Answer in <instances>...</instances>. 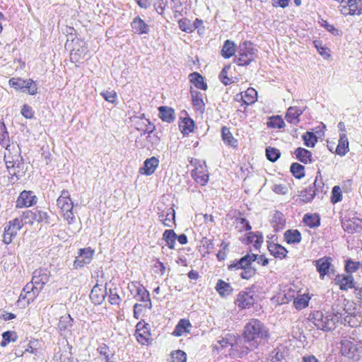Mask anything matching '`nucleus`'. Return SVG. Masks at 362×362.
Returning <instances> with one entry per match:
<instances>
[{
  "mask_svg": "<svg viewBox=\"0 0 362 362\" xmlns=\"http://www.w3.org/2000/svg\"><path fill=\"white\" fill-rule=\"evenodd\" d=\"M109 302L111 305H119L122 301L121 298L117 292V289L110 288L109 290Z\"/></svg>",
  "mask_w": 362,
  "mask_h": 362,
  "instance_id": "obj_56",
  "label": "nucleus"
},
{
  "mask_svg": "<svg viewBox=\"0 0 362 362\" xmlns=\"http://www.w3.org/2000/svg\"><path fill=\"white\" fill-rule=\"evenodd\" d=\"M342 227L349 233L360 232L362 229V221L358 218L342 221Z\"/></svg>",
  "mask_w": 362,
  "mask_h": 362,
  "instance_id": "obj_15",
  "label": "nucleus"
},
{
  "mask_svg": "<svg viewBox=\"0 0 362 362\" xmlns=\"http://www.w3.org/2000/svg\"><path fill=\"white\" fill-rule=\"evenodd\" d=\"M315 196L316 192L313 190V187H311V186L300 191L299 194L300 199L304 203L310 202Z\"/></svg>",
  "mask_w": 362,
  "mask_h": 362,
  "instance_id": "obj_41",
  "label": "nucleus"
},
{
  "mask_svg": "<svg viewBox=\"0 0 362 362\" xmlns=\"http://www.w3.org/2000/svg\"><path fill=\"white\" fill-rule=\"evenodd\" d=\"M349 150V141L346 133H340L339 143L336 148V153L344 156Z\"/></svg>",
  "mask_w": 362,
  "mask_h": 362,
  "instance_id": "obj_28",
  "label": "nucleus"
},
{
  "mask_svg": "<svg viewBox=\"0 0 362 362\" xmlns=\"http://www.w3.org/2000/svg\"><path fill=\"white\" fill-rule=\"evenodd\" d=\"M36 202L37 197L33 194V192L31 191L24 190L20 194L16 201V207H29L35 204Z\"/></svg>",
  "mask_w": 362,
  "mask_h": 362,
  "instance_id": "obj_12",
  "label": "nucleus"
},
{
  "mask_svg": "<svg viewBox=\"0 0 362 362\" xmlns=\"http://www.w3.org/2000/svg\"><path fill=\"white\" fill-rule=\"evenodd\" d=\"M257 260L258 264L262 266H266L269 263L267 258L263 255L258 257L257 255L247 254L240 258L239 260H235L232 264L228 265V269L230 271L241 270L239 275L242 279H249L256 274V269L252 267V263Z\"/></svg>",
  "mask_w": 362,
  "mask_h": 362,
  "instance_id": "obj_2",
  "label": "nucleus"
},
{
  "mask_svg": "<svg viewBox=\"0 0 362 362\" xmlns=\"http://www.w3.org/2000/svg\"><path fill=\"white\" fill-rule=\"evenodd\" d=\"M107 294L106 290H103L98 284L93 286L90 293L91 301L95 305H100Z\"/></svg>",
  "mask_w": 362,
  "mask_h": 362,
  "instance_id": "obj_19",
  "label": "nucleus"
},
{
  "mask_svg": "<svg viewBox=\"0 0 362 362\" xmlns=\"http://www.w3.org/2000/svg\"><path fill=\"white\" fill-rule=\"evenodd\" d=\"M93 255L94 250L90 247L79 249L78 256L74 262V268L83 267L89 264L93 259Z\"/></svg>",
  "mask_w": 362,
  "mask_h": 362,
  "instance_id": "obj_9",
  "label": "nucleus"
},
{
  "mask_svg": "<svg viewBox=\"0 0 362 362\" xmlns=\"http://www.w3.org/2000/svg\"><path fill=\"white\" fill-rule=\"evenodd\" d=\"M33 216H34V221L37 222H47L48 214L46 211L34 209Z\"/></svg>",
  "mask_w": 362,
  "mask_h": 362,
  "instance_id": "obj_57",
  "label": "nucleus"
},
{
  "mask_svg": "<svg viewBox=\"0 0 362 362\" xmlns=\"http://www.w3.org/2000/svg\"><path fill=\"white\" fill-rule=\"evenodd\" d=\"M187 355L182 350H177L171 353L170 362H186Z\"/></svg>",
  "mask_w": 362,
  "mask_h": 362,
  "instance_id": "obj_53",
  "label": "nucleus"
},
{
  "mask_svg": "<svg viewBox=\"0 0 362 362\" xmlns=\"http://www.w3.org/2000/svg\"><path fill=\"white\" fill-rule=\"evenodd\" d=\"M334 283L339 286L341 291H346L355 287L354 277L351 274L337 275L334 278Z\"/></svg>",
  "mask_w": 362,
  "mask_h": 362,
  "instance_id": "obj_14",
  "label": "nucleus"
},
{
  "mask_svg": "<svg viewBox=\"0 0 362 362\" xmlns=\"http://www.w3.org/2000/svg\"><path fill=\"white\" fill-rule=\"evenodd\" d=\"M257 57V49L250 41H244L237 49L234 62L239 66H247Z\"/></svg>",
  "mask_w": 362,
  "mask_h": 362,
  "instance_id": "obj_4",
  "label": "nucleus"
},
{
  "mask_svg": "<svg viewBox=\"0 0 362 362\" xmlns=\"http://www.w3.org/2000/svg\"><path fill=\"white\" fill-rule=\"evenodd\" d=\"M33 283L35 284L40 290L43 286L46 284L49 281V274L42 269L35 270L33 272L32 278Z\"/></svg>",
  "mask_w": 362,
  "mask_h": 362,
  "instance_id": "obj_21",
  "label": "nucleus"
},
{
  "mask_svg": "<svg viewBox=\"0 0 362 362\" xmlns=\"http://www.w3.org/2000/svg\"><path fill=\"white\" fill-rule=\"evenodd\" d=\"M268 250L271 255L280 259L285 258L288 252L286 249L282 245L272 243L268 244Z\"/></svg>",
  "mask_w": 362,
  "mask_h": 362,
  "instance_id": "obj_26",
  "label": "nucleus"
},
{
  "mask_svg": "<svg viewBox=\"0 0 362 362\" xmlns=\"http://www.w3.org/2000/svg\"><path fill=\"white\" fill-rule=\"evenodd\" d=\"M215 288L221 297L231 295L233 291L230 284L222 279L218 280Z\"/></svg>",
  "mask_w": 362,
  "mask_h": 362,
  "instance_id": "obj_27",
  "label": "nucleus"
},
{
  "mask_svg": "<svg viewBox=\"0 0 362 362\" xmlns=\"http://www.w3.org/2000/svg\"><path fill=\"white\" fill-rule=\"evenodd\" d=\"M73 318L70 315H65L59 318L58 329L59 332H70L73 326Z\"/></svg>",
  "mask_w": 362,
  "mask_h": 362,
  "instance_id": "obj_32",
  "label": "nucleus"
},
{
  "mask_svg": "<svg viewBox=\"0 0 362 362\" xmlns=\"http://www.w3.org/2000/svg\"><path fill=\"white\" fill-rule=\"evenodd\" d=\"M158 219L165 226L172 227V223H175V211L173 208H168L166 211H162L158 213Z\"/></svg>",
  "mask_w": 362,
  "mask_h": 362,
  "instance_id": "obj_20",
  "label": "nucleus"
},
{
  "mask_svg": "<svg viewBox=\"0 0 362 362\" xmlns=\"http://www.w3.org/2000/svg\"><path fill=\"white\" fill-rule=\"evenodd\" d=\"M158 159L154 156L146 159L144 161V167L141 169L143 170L142 173L146 175H152L158 166Z\"/></svg>",
  "mask_w": 362,
  "mask_h": 362,
  "instance_id": "obj_22",
  "label": "nucleus"
},
{
  "mask_svg": "<svg viewBox=\"0 0 362 362\" xmlns=\"http://www.w3.org/2000/svg\"><path fill=\"white\" fill-rule=\"evenodd\" d=\"M302 139L304 141V144L307 147H310V148L314 147L315 144L317 141V136L314 134V133L310 132H305L302 136Z\"/></svg>",
  "mask_w": 362,
  "mask_h": 362,
  "instance_id": "obj_45",
  "label": "nucleus"
},
{
  "mask_svg": "<svg viewBox=\"0 0 362 362\" xmlns=\"http://www.w3.org/2000/svg\"><path fill=\"white\" fill-rule=\"evenodd\" d=\"M5 161L9 175L11 176V179L13 180L15 178L13 182L24 176L27 168L20 154L12 156H5Z\"/></svg>",
  "mask_w": 362,
  "mask_h": 362,
  "instance_id": "obj_5",
  "label": "nucleus"
},
{
  "mask_svg": "<svg viewBox=\"0 0 362 362\" xmlns=\"http://www.w3.org/2000/svg\"><path fill=\"white\" fill-rule=\"evenodd\" d=\"M8 139V133L7 132L6 125L4 122L0 120V143L1 144H6Z\"/></svg>",
  "mask_w": 362,
  "mask_h": 362,
  "instance_id": "obj_61",
  "label": "nucleus"
},
{
  "mask_svg": "<svg viewBox=\"0 0 362 362\" xmlns=\"http://www.w3.org/2000/svg\"><path fill=\"white\" fill-rule=\"evenodd\" d=\"M269 337V332L264 325L258 319L252 318L246 323L243 338L245 342L250 343V347L243 346L242 354H247L248 351L257 347L258 340L266 339Z\"/></svg>",
  "mask_w": 362,
  "mask_h": 362,
  "instance_id": "obj_1",
  "label": "nucleus"
},
{
  "mask_svg": "<svg viewBox=\"0 0 362 362\" xmlns=\"http://www.w3.org/2000/svg\"><path fill=\"white\" fill-rule=\"evenodd\" d=\"M159 116L164 122L170 123L175 119V112L171 107L161 106L158 108Z\"/></svg>",
  "mask_w": 362,
  "mask_h": 362,
  "instance_id": "obj_34",
  "label": "nucleus"
},
{
  "mask_svg": "<svg viewBox=\"0 0 362 362\" xmlns=\"http://www.w3.org/2000/svg\"><path fill=\"white\" fill-rule=\"evenodd\" d=\"M40 291V288H38L35 284H33L32 280L23 288L20 295L19 300H26L27 304H29L35 300V298L38 296Z\"/></svg>",
  "mask_w": 362,
  "mask_h": 362,
  "instance_id": "obj_10",
  "label": "nucleus"
},
{
  "mask_svg": "<svg viewBox=\"0 0 362 362\" xmlns=\"http://www.w3.org/2000/svg\"><path fill=\"white\" fill-rule=\"evenodd\" d=\"M101 96L107 102L115 104L117 100V95L115 90H103L100 93Z\"/></svg>",
  "mask_w": 362,
  "mask_h": 362,
  "instance_id": "obj_51",
  "label": "nucleus"
},
{
  "mask_svg": "<svg viewBox=\"0 0 362 362\" xmlns=\"http://www.w3.org/2000/svg\"><path fill=\"white\" fill-rule=\"evenodd\" d=\"M291 172L297 179H301L305 176V168L301 164L293 163L291 165Z\"/></svg>",
  "mask_w": 362,
  "mask_h": 362,
  "instance_id": "obj_44",
  "label": "nucleus"
},
{
  "mask_svg": "<svg viewBox=\"0 0 362 362\" xmlns=\"http://www.w3.org/2000/svg\"><path fill=\"white\" fill-rule=\"evenodd\" d=\"M284 239L288 244H296L301 241V234L298 230H288L284 233Z\"/></svg>",
  "mask_w": 362,
  "mask_h": 362,
  "instance_id": "obj_36",
  "label": "nucleus"
},
{
  "mask_svg": "<svg viewBox=\"0 0 362 362\" xmlns=\"http://www.w3.org/2000/svg\"><path fill=\"white\" fill-rule=\"evenodd\" d=\"M23 226L24 224L19 217L10 221L4 229V243L6 245L11 243L13 238L17 235Z\"/></svg>",
  "mask_w": 362,
  "mask_h": 362,
  "instance_id": "obj_7",
  "label": "nucleus"
},
{
  "mask_svg": "<svg viewBox=\"0 0 362 362\" xmlns=\"http://www.w3.org/2000/svg\"><path fill=\"white\" fill-rule=\"evenodd\" d=\"M280 151L277 148L272 147H267L266 148V156L269 160L275 162L280 157Z\"/></svg>",
  "mask_w": 362,
  "mask_h": 362,
  "instance_id": "obj_50",
  "label": "nucleus"
},
{
  "mask_svg": "<svg viewBox=\"0 0 362 362\" xmlns=\"http://www.w3.org/2000/svg\"><path fill=\"white\" fill-rule=\"evenodd\" d=\"M255 302V299L250 293L245 291L240 292L237 298L236 303L239 308L242 309L249 308L253 305Z\"/></svg>",
  "mask_w": 362,
  "mask_h": 362,
  "instance_id": "obj_16",
  "label": "nucleus"
},
{
  "mask_svg": "<svg viewBox=\"0 0 362 362\" xmlns=\"http://www.w3.org/2000/svg\"><path fill=\"white\" fill-rule=\"evenodd\" d=\"M8 83L10 86L16 90L28 93L32 95L37 93V85L32 79L24 80L21 78H11Z\"/></svg>",
  "mask_w": 362,
  "mask_h": 362,
  "instance_id": "obj_6",
  "label": "nucleus"
},
{
  "mask_svg": "<svg viewBox=\"0 0 362 362\" xmlns=\"http://www.w3.org/2000/svg\"><path fill=\"white\" fill-rule=\"evenodd\" d=\"M272 223L274 230L279 231L283 230L286 225L284 215L281 212L276 211L274 214Z\"/></svg>",
  "mask_w": 362,
  "mask_h": 362,
  "instance_id": "obj_29",
  "label": "nucleus"
},
{
  "mask_svg": "<svg viewBox=\"0 0 362 362\" xmlns=\"http://www.w3.org/2000/svg\"><path fill=\"white\" fill-rule=\"evenodd\" d=\"M194 126V121L189 117H185L182 119V124L180 125L182 132L184 134H188L193 131Z\"/></svg>",
  "mask_w": 362,
  "mask_h": 362,
  "instance_id": "obj_43",
  "label": "nucleus"
},
{
  "mask_svg": "<svg viewBox=\"0 0 362 362\" xmlns=\"http://www.w3.org/2000/svg\"><path fill=\"white\" fill-rule=\"evenodd\" d=\"M345 314L344 308L334 313H323L321 311H316L313 314L312 319L318 329L330 331L335 328L337 322L343 323L342 317Z\"/></svg>",
  "mask_w": 362,
  "mask_h": 362,
  "instance_id": "obj_3",
  "label": "nucleus"
},
{
  "mask_svg": "<svg viewBox=\"0 0 362 362\" xmlns=\"http://www.w3.org/2000/svg\"><path fill=\"white\" fill-rule=\"evenodd\" d=\"M221 137L224 143L227 145L233 147L237 146V140L233 137L230 129L226 126L221 128Z\"/></svg>",
  "mask_w": 362,
  "mask_h": 362,
  "instance_id": "obj_37",
  "label": "nucleus"
},
{
  "mask_svg": "<svg viewBox=\"0 0 362 362\" xmlns=\"http://www.w3.org/2000/svg\"><path fill=\"white\" fill-rule=\"evenodd\" d=\"M295 155L301 163L307 164L312 162V153L305 148L298 147L295 151Z\"/></svg>",
  "mask_w": 362,
  "mask_h": 362,
  "instance_id": "obj_31",
  "label": "nucleus"
},
{
  "mask_svg": "<svg viewBox=\"0 0 362 362\" xmlns=\"http://www.w3.org/2000/svg\"><path fill=\"white\" fill-rule=\"evenodd\" d=\"M310 297L308 295H300L294 298L293 305L297 310H302L308 305Z\"/></svg>",
  "mask_w": 362,
  "mask_h": 362,
  "instance_id": "obj_42",
  "label": "nucleus"
},
{
  "mask_svg": "<svg viewBox=\"0 0 362 362\" xmlns=\"http://www.w3.org/2000/svg\"><path fill=\"white\" fill-rule=\"evenodd\" d=\"M218 343L222 348L230 346L233 351L239 352V357H242L244 355L241 354V350L244 348L242 345V340L238 339L233 334H226L225 337H222L221 339L218 340Z\"/></svg>",
  "mask_w": 362,
  "mask_h": 362,
  "instance_id": "obj_8",
  "label": "nucleus"
},
{
  "mask_svg": "<svg viewBox=\"0 0 362 362\" xmlns=\"http://www.w3.org/2000/svg\"><path fill=\"white\" fill-rule=\"evenodd\" d=\"M155 9L159 14H162L163 12L168 1L167 0H153Z\"/></svg>",
  "mask_w": 362,
  "mask_h": 362,
  "instance_id": "obj_64",
  "label": "nucleus"
},
{
  "mask_svg": "<svg viewBox=\"0 0 362 362\" xmlns=\"http://www.w3.org/2000/svg\"><path fill=\"white\" fill-rule=\"evenodd\" d=\"M24 225L33 224L34 222V216L33 210H27L23 213L21 216L19 217Z\"/></svg>",
  "mask_w": 362,
  "mask_h": 362,
  "instance_id": "obj_55",
  "label": "nucleus"
},
{
  "mask_svg": "<svg viewBox=\"0 0 362 362\" xmlns=\"http://www.w3.org/2000/svg\"><path fill=\"white\" fill-rule=\"evenodd\" d=\"M192 102L195 110L203 113L205 110V104L203 100V94L198 90L190 88Z\"/></svg>",
  "mask_w": 362,
  "mask_h": 362,
  "instance_id": "obj_18",
  "label": "nucleus"
},
{
  "mask_svg": "<svg viewBox=\"0 0 362 362\" xmlns=\"http://www.w3.org/2000/svg\"><path fill=\"white\" fill-rule=\"evenodd\" d=\"M361 265L359 262H354L351 259H348L346 262L345 269L347 273H352L358 269Z\"/></svg>",
  "mask_w": 362,
  "mask_h": 362,
  "instance_id": "obj_62",
  "label": "nucleus"
},
{
  "mask_svg": "<svg viewBox=\"0 0 362 362\" xmlns=\"http://www.w3.org/2000/svg\"><path fill=\"white\" fill-rule=\"evenodd\" d=\"M303 110L298 107H290L286 115V121L289 123L297 124L299 122V117L302 115Z\"/></svg>",
  "mask_w": 362,
  "mask_h": 362,
  "instance_id": "obj_24",
  "label": "nucleus"
},
{
  "mask_svg": "<svg viewBox=\"0 0 362 362\" xmlns=\"http://www.w3.org/2000/svg\"><path fill=\"white\" fill-rule=\"evenodd\" d=\"M163 239L170 249H174L177 235L173 230H165L163 234Z\"/></svg>",
  "mask_w": 362,
  "mask_h": 362,
  "instance_id": "obj_39",
  "label": "nucleus"
},
{
  "mask_svg": "<svg viewBox=\"0 0 362 362\" xmlns=\"http://www.w3.org/2000/svg\"><path fill=\"white\" fill-rule=\"evenodd\" d=\"M189 81L199 89L206 90L207 84L204 82V77L198 72H193L189 76Z\"/></svg>",
  "mask_w": 362,
  "mask_h": 362,
  "instance_id": "obj_30",
  "label": "nucleus"
},
{
  "mask_svg": "<svg viewBox=\"0 0 362 362\" xmlns=\"http://www.w3.org/2000/svg\"><path fill=\"white\" fill-rule=\"evenodd\" d=\"M146 127L144 128L141 125H136L135 127L136 129L141 132V136H143L146 134H148L146 139L151 137V134L155 130V126L151 123V122H148V124H146Z\"/></svg>",
  "mask_w": 362,
  "mask_h": 362,
  "instance_id": "obj_47",
  "label": "nucleus"
},
{
  "mask_svg": "<svg viewBox=\"0 0 362 362\" xmlns=\"http://www.w3.org/2000/svg\"><path fill=\"white\" fill-rule=\"evenodd\" d=\"M267 126L272 128L281 129L285 126V123L280 116H276L270 118L269 122H267Z\"/></svg>",
  "mask_w": 362,
  "mask_h": 362,
  "instance_id": "obj_52",
  "label": "nucleus"
},
{
  "mask_svg": "<svg viewBox=\"0 0 362 362\" xmlns=\"http://www.w3.org/2000/svg\"><path fill=\"white\" fill-rule=\"evenodd\" d=\"M57 205L62 210V212L69 211L73 209L74 203L67 190H62L61 195L57 200Z\"/></svg>",
  "mask_w": 362,
  "mask_h": 362,
  "instance_id": "obj_13",
  "label": "nucleus"
},
{
  "mask_svg": "<svg viewBox=\"0 0 362 362\" xmlns=\"http://www.w3.org/2000/svg\"><path fill=\"white\" fill-rule=\"evenodd\" d=\"M341 191L339 186H334L332 191L331 200L332 203H337L341 200Z\"/></svg>",
  "mask_w": 362,
  "mask_h": 362,
  "instance_id": "obj_63",
  "label": "nucleus"
},
{
  "mask_svg": "<svg viewBox=\"0 0 362 362\" xmlns=\"http://www.w3.org/2000/svg\"><path fill=\"white\" fill-rule=\"evenodd\" d=\"M235 47V45L233 41L229 40H226L221 50L222 56L226 59H228L230 57L235 55V52H237Z\"/></svg>",
  "mask_w": 362,
  "mask_h": 362,
  "instance_id": "obj_35",
  "label": "nucleus"
},
{
  "mask_svg": "<svg viewBox=\"0 0 362 362\" xmlns=\"http://www.w3.org/2000/svg\"><path fill=\"white\" fill-rule=\"evenodd\" d=\"M138 288L135 293V296L138 297V300L140 301H150L149 293L144 288L142 285H136Z\"/></svg>",
  "mask_w": 362,
  "mask_h": 362,
  "instance_id": "obj_49",
  "label": "nucleus"
},
{
  "mask_svg": "<svg viewBox=\"0 0 362 362\" xmlns=\"http://www.w3.org/2000/svg\"><path fill=\"white\" fill-rule=\"evenodd\" d=\"M132 28L135 33L139 35L146 34L149 31L148 25L139 17H136L133 20Z\"/></svg>",
  "mask_w": 362,
  "mask_h": 362,
  "instance_id": "obj_25",
  "label": "nucleus"
},
{
  "mask_svg": "<svg viewBox=\"0 0 362 362\" xmlns=\"http://www.w3.org/2000/svg\"><path fill=\"white\" fill-rule=\"evenodd\" d=\"M192 324L188 320L181 319L175 326L173 334L176 337H180L184 334L189 333Z\"/></svg>",
  "mask_w": 362,
  "mask_h": 362,
  "instance_id": "obj_23",
  "label": "nucleus"
},
{
  "mask_svg": "<svg viewBox=\"0 0 362 362\" xmlns=\"http://www.w3.org/2000/svg\"><path fill=\"white\" fill-rule=\"evenodd\" d=\"M341 351L344 356L356 361L360 357L357 345L349 340L341 341Z\"/></svg>",
  "mask_w": 362,
  "mask_h": 362,
  "instance_id": "obj_11",
  "label": "nucleus"
},
{
  "mask_svg": "<svg viewBox=\"0 0 362 362\" xmlns=\"http://www.w3.org/2000/svg\"><path fill=\"white\" fill-rule=\"evenodd\" d=\"M192 176L194 180L201 185H205L209 180V176L197 169L192 172Z\"/></svg>",
  "mask_w": 362,
  "mask_h": 362,
  "instance_id": "obj_46",
  "label": "nucleus"
},
{
  "mask_svg": "<svg viewBox=\"0 0 362 362\" xmlns=\"http://www.w3.org/2000/svg\"><path fill=\"white\" fill-rule=\"evenodd\" d=\"M296 296V291L289 288L279 293L277 296V301L280 304L288 303L292 300H294Z\"/></svg>",
  "mask_w": 362,
  "mask_h": 362,
  "instance_id": "obj_33",
  "label": "nucleus"
},
{
  "mask_svg": "<svg viewBox=\"0 0 362 362\" xmlns=\"http://www.w3.org/2000/svg\"><path fill=\"white\" fill-rule=\"evenodd\" d=\"M136 339L137 341L141 344H146L148 343V341L150 339V333H149V329H148V327L147 329H145L144 330H142L141 332H136Z\"/></svg>",
  "mask_w": 362,
  "mask_h": 362,
  "instance_id": "obj_48",
  "label": "nucleus"
},
{
  "mask_svg": "<svg viewBox=\"0 0 362 362\" xmlns=\"http://www.w3.org/2000/svg\"><path fill=\"white\" fill-rule=\"evenodd\" d=\"M230 69V66H225L219 74V79L226 86L231 84L233 81L231 78H228V71Z\"/></svg>",
  "mask_w": 362,
  "mask_h": 362,
  "instance_id": "obj_54",
  "label": "nucleus"
},
{
  "mask_svg": "<svg viewBox=\"0 0 362 362\" xmlns=\"http://www.w3.org/2000/svg\"><path fill=\"white\" fill-rule=\"evenodd\" d=\"M243 102L247 105H251L255 103L257 100V92L252 88H249L246 90L244 95H242Z\"/></svg>",
  "mask_w": 362,
  "mask_h": 362,
  "instance_id": "obj_38",
  "label": "nucleus"
},
{
  "mask_svg": "<svg viewBox=\"0 0 362 362\" xmlns=\"http://www.w3.org/2000/svg\"><path fill=\"white\" fill-rule=\"evenodd\" d=\"M360 2H357L356 0H348L347 5L350 8L349 11H351V15H359L361 13V8H359L358 4Z\"/></svg>",
  "mask_w": 362,
  "mask_h": 362,
  "instance_id": "obj_59",
  "label": "nucleus"
},
{
  "mask_svg": "<svg viewBox=\"0 0 362 362\" xmlns=\"http://www.w3.org/2000/svg\"><path fill=\"white\" fill-rule=\"evenodd\" d=\"M303 222L310 228H316L320 224V216L316 214H305L303 217Z\"/></svg>",
  "mask_w": 362,
  "mask_h": 362,
  "instance_id": "obj_40",
  "label": "nucleus"
},
{
  "mask_svg": "<svg viewBox=\"0 0 362 362\" xmlns=\"http://www.w3.org/2000/svg\"><path fill=\"white\" fill-rule=\"evenodd\" d=\"M235 221L237 222V224L239 225L238 226V227H239L240 231L250 230L252 229L250 223L247 221L246 218L243 217H237L235 218Z\"/></svg>",
  "mask_w": 362,
  "mask_h": 362,
  "instance_id": "obj_60",
  "label": "nucleus"
},
{
  "mask_svg": "<svg viewBox=\"0 0 362 362\" xmlns=\"http://www.w3.org/2000/svg\"><path fill=\"white\" fill-rule=\"evenodd\" d=\"M179 28L184 32L191 33H192V26L191 21L187 18L180 19L178 22Z\"/></svg>",
  "mask_w": 362,
  "mask_h": 362,
  "instance_id": "obj_58",
  "label": "nucleus"
},
{
  "mask_svg": "<svg viewBox=\"0 0 362 362\" xmlns=\"http://www.w3.org/2000/svg\"><path fill=\"white\" fill-rule=\"evenodd\" d=\"M331 262L332 258L327 257H324L313 262L321 279H324L325 276L328 274L329 269L331 266Z\"/></svg>",
  "mask_w": 362,
  "mask_h": 362,
  "instance_id": "obj_17",
  "label": "nucleus"
}]
</instances>
